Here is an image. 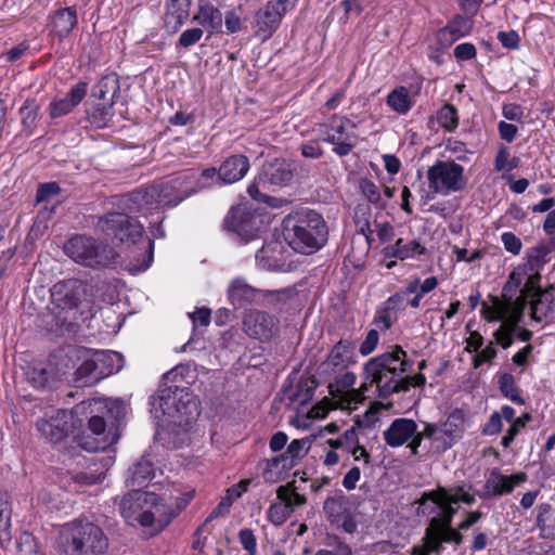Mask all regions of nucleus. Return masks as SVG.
<instances>
[{
  "mask_svg": "<svg viewBox=\"0 0 555 555\" xmlns=\"http://www.w3.org/2000/svg\"><path fill=\"white\" fill-rule=\"evenodd\" d=\"M122 230L125 237L121 238V243L135 244L142 237L143 234V225L129 216L128 222L126 225L122 227Z\"/></svg>",
  "mask_w": 555,
  "mask_h": 555,
  "instance_id": "obj_53",
  "label": "nucleus"
},
{
  "mask_svg": "<svg viewBox=\"0 0 555 555\" xmlns=\"http://www.w3.org/2000/svg\"><path fill=\"white\" fill-rule=\"evenodd\" d=\"M88 83L80 81L73 86L66 98L55 100L49 105V115L51 118H59L70 113L86 96Z\"/></svg>",
  "mask_w": 555,
  "mask_h": 555,
  "instance_id": "obj_23",
  "label": "nucleus"
},
{
  "mask_svg": "<svg viewBox=\"0 0 555 555\" xmlns=\"http://www.w3.org/2000/svg\"><path fill=\"white\" fill-rule=\"evenodd\" d=\"M363 374L364 382L358 389L353 388L357 376L350 371L344 370L339 373H334L332 376H326L331 379L328 382V392L331 395L333 409L352 411L365 400V392L374 384H370V380H366L364 371Z\"/></svg>",
  "mask_w": 555,
  "mask_h": 555,
  "instance_id": "obj_11",
  "label": "nucleus"
},
{
  "mask_svg": "<svg viewBox=\"0 0 555 555\" xmlns=\"http://www.w3.org/2000/svg\"><path fill=\"white\" fill-rule=\"evenodd\" d=\"M155 477V468L151 460L142 456L132 467L129 468L126 478L127 487L137 490L146 487Z\"/></svg>",
  "mask_w": 555,
  "mask_h": 555,
  "instance_id": "obj_28",
  "label": "nucleus"
},
{
  "mask_svg": "<svg viewBox=\"0 0 555 555\" xmlns=\"http://www.w3.org/2000/svg\"><path fill=\"white\" fill-rule=\"evenodd\" d=\"M74 409L56 410L50 416L37 421L36 427L41 436L49 442L56 444L63 441L74 427Z\"/></svg>",
  "mask_w": 555,
  "mask_h": 555,
  "instance_id": "obj_16",
  "label": "nucleus"
},
{
  "mask_svg": "<svg viewBox=\"0 0 555 555\" xmlns=\"http://www.w3.org/2000/svg\"><path fill=\"white\" fill-rule=\"evenodd\" d=\"M243 331L251 338L269 341L280 333V320L263 310L249 309L243 317Z\"/></svg>",
  "mask_w": 555,
  "mask_h": 555,
  "instance_id": "obj_14",
  "label": "nucleus"
},
{
  "mask_svg": "<svg viewBox=\"0 0 555 555\" xmlns=\"http://www.w3.org/2000/svg\"><path fill=\"white\" fill-rule=\"evenodd\" d=\"M446 151L455 155V158L460 162H468L469 155L473 154L463 142L452 139L446 142Z\"/></svg>",
  "mask_w": 555,
  "mask_h": 555,
  "instance_id": "obj_56",
  "label": "nucleus"
},
{
  "mask_svg": "<svg viewBox=\"0 0 555 555\" xmlns=\"http://www.w3.org/2000/svg\"><path fill=\"white\" fill-rule=\"evenodd\" d=\"M66 357L75 369L72 382L76 387L92 386L109 376L115 371V361L119 360L117 352L77 347L69 348Z\"/></svg>",
  "mask_w": 555,
  "mask_h": 555,
  "instance_id": "obj_7",
  "label": "nucleus"
},
{
  "mask_svg": "<svg viewBox=\"0 0 555 555\" xmlns=\"http://www.w3.org/2000/svg\"><path fill=\"white\" fill-rule=\"evenodd\" d=\"M356 129V124L346 117L333 116L325 137H341V140H350L354 135L350 131Z\"/></svg>",
  "mask_w": 555,
  "mask_h": 555,
  "instance_id": "obj_43",
  "label": "nucleus"
},
{
  "mask_svg": "<svg viewBox=\"0 0 555 555\" xmlns=\"http://www.w3.org/2000/svg\"><path fill=\"white\" fill-rule=\"evenodd\" d=\"M291 509L286 503L272 504L268 509V519L276 526L284 524L291 515Z\"/></svg>",
  "mask_w": 555,
  "mask_h": 555,
  "instance_id": "obj_55",
  "label": "nucleus"
},
{
  "mask_svg": "<svg viewBox=\"0 0 555 555\" xmlns=\"http://www.w3.org/2000/svg\"><path fill=\"white\" fill-rule=\"evenodd\" d=\"M294 4L291 0L268 1L263 8L257 11L255 15V33L262 39H268L279 28L283 16Z\"/></svg>",
  "mask_w": 555,
  "mask_h": 555,
  "instance_id": "obj_15",
  "label": "nucleus"
},
{
  "mask_svg": "<svg viewBox=\"0 0 555 555\" xmlns=\"http://www.w3.org/2000/svg\"><path fill=\"white\" fill-rule=\"evenodd\" d=\"M203 34L204 31L202 28L194 27L186 29L180 35L178 46L188 49L197 43L202 39Z\"/></svg>",
  "mask_w": 555,
  "mask_h": 555,
  "instance_id": "obj_57",
  "label": "nucleus"
},
{
  "mask_svg": "<svg viewBox=\"0 0 555 555\" xmlns=\"http://www.w3.org/2000/svg\"><path fill=\"white\" fill-rule=\"evenodd\" d=\"M364 10L361 0H341L338 5H335L330 15L340 14L338 21L345 25L350 16H359Z\"/></svg>",
  "mask_w": 555,
  "mask_h": 555,
  "instance_id": "obj_44",
  "label": "nucleus"
},
{
  "mask_svg": "<svg viewBox=\"0 0 555 555\" xmlns=\"http://www.w3.org/2000/svg\"><path fill=\"white\" fill-rule=\"evenodd\" d=\"M77 281L68 280L60 282L51 289L53 301L61 309H74L78 306L79 297L76 294Z\"/></svg>",
  "mask_w": 555,
  "mask_h": 555,
  "instance_id": "obj_30",
  "label": "nucleus"
},
{
  "mask_svg": "<svg viewBox=\"0 0 555 555\" xmlns=\"http://www.w3.org/2000/svg\"><path fill=\"white\" fill-rule=\"evenodd\" d=\"M64 251L75 262L92 269L108 268L116 263L118 257L113 247L86 235L69 238Z\"/></svg>",
  "mask_w": 555,
  "mask_h": 555,
  "instance_id": "obj_9",
  "label": "nucleus"
},
{
  "mask_svg": "<svg viewBox=\"0 0 555 555\" xmlns=\"http://www.w3.org/2000/svg\"><path fill=\"white\" fill-rule=\"evenodd\" d=\"M503 428V420L498 413V411L493 412L486 425L482 427V434L486 436H494L501 433Z\"/></svg>",
  "mask_w": 555,
  "mask_h": 555,
  "instance_id": "obj_63",
  "label": "nucleus"
},
{
  "mask_svg": "<svg viewBox=\"0 0 555 555\" xmlns=\"http://www.w3.org/2000/svg\"><path fill=\"white\" fill-rule=\"evenodd\" d=\"M77 23V11L74 7L61 8L50 15L52 30L61 39L67 37Z\"/></svg>",
  "mask_w": 555,
  "mask_h": 555,
  "instance_id": "obj_29",
  "label": "nucleus"
},
{
  "mask_svg": "<svg viewBox=\"0 0 555 555\" xmlns=\"http://www.w3.org/2000/svg\"><path fill=\"white\" fill-rule=\"evenodd\" d=\"M309 446L310 442L308 439H294L287 446L284 453L274 456L271 460H267V468L263 472L264 478L267 480H272L273 478L271 474L273 469H276L279 474L292 469L297 462L306 455Z\"/></svg>",
  "mask_w": 555,
  "mask_h": 555,
  "instance_id": "obj_19",
  "label": "nucleus"
},
{
  "mask_svg": "<svg viewBox=\"0 0 555 555\" xmlns=\"http://www.w3.org/2000/svg\"><path fill=\"white\" fill-rule=\"evenodd\" d=\"M76 415H90L88 430L92 440L82 442V447L92 452L105 450L117 442L118 436L112 429H106L107 421L120 422L127 412V405L120 399L92 398L82 401L74 408Z\"/></svg>",
  "mask_w": 555,
  "mask_h": 555,
  "instance_id": "obj_3",
  "label": "nucleus"
},
{
  "mask_svg": "<svg viewBox=\"0 0 555 555\" xmlns=\"http://www.w3.org/2000/svg\"><path fill=\"white\" fill-rule=\"evenodd\" d=\"M323 511L326 515V518L332 524H339L340 520L348 514V500L343 491H338L335 495L328 496L324 501Z\"/></svg>",
  "mask_w": 555,
  "mask_h": 555,
  "instance_id": "obj_37",
  "label": "nucleus"
},
{
  "mask_svg": "<svg viewBox=\"0 0 555 555\" xmlns=\"http://www.w3.org/2000/svg\"><path fill=\"white\" fill-rule=\"evenodd\" d=\"M512 309L505 305V302L498 297H492V305L482 302L481 314L488 322L500 321L504 324L507 317L512 313Z\"/></svg>",
  "mask_w": 555,
  "mask_h": 555,
  "instance_id": "obj_42",
  "label": "nucleus"
},
{
  "mask_svg": "<svg viewBox=\"0 0 555 555\" xmlns=\"http://www.w3.org/2000/svg\"><path fill=\"white\" fill-rule=\"evenodd\" d=\"M224 227L234 233L242 243H248L257 237L254 218L241 209H231L224 219Z\"/></svg>",
  "mask_w": 555,
  "mask_h": 555,
  "instance_id": "obj_21",
  "label": "nucleus"
},
{
  "mask_svg": "<svg viewBox=\"0 0 555 555\" xmlns=\"http://www.w3.org/2000/svg\"><path fill=\"white\" fill-rule=\"evenodd\" d=\"M113 105L104 102L98 104L90 115L92 124L99 128L105 127L113 117Z\"/></svg>",
  "mask_w": 555,
  "mask_h": 555,
  "instance_id": "obj_51",
  "label": "nucleus"
},
{
  "mask_svg": "<svg viewBox=\"0 0 555 555\" xmlns=\"http://www.w3.org/2000/svg\"><path fill=\"white\" fill-rule=\"evenodd\" d=\"M360 190L363 196L373 205L384 207L379 188L370 179H362L360 181Z\"/></svg>",
  "mask_w": 555,
  "mask_h": 555,
  "instance_id": "obj_50",
  "label": "nucleus"
},
{
  "mask_svg": "<svg viewBox=\"0 0 555 555\" xmlns=\"http://www.w3.org/2000/svg\"><path fill=\"white\" fill-rule=\"evenodd\" d=\"M120 514L130 526H141L154 535L164 530L177 513L166 502L152 492L133 490L122 496Z\"/></svg>",
  "mask_w": 555,
  "mask_h": 555,
  "instance_id": "obj_4",
  "label": "nucleus"
},
{
  "mask_svg": "<svg viewBox=\"0 0 555 555\" xmlns=\"http://www.w3.org/2000/svg\"><path fill=\"white\" fill-rule=\"evenodd\" d=\"M193 21L197 22L204 28L209 29L212 33L221 27L222 14L220 10L215 8L211 3L205 2L199 5L197 13L193 17Z\"/></svg>",
  "mask_w": 555,
  "mask_h": 555,
  "instance_id": "obj_39",
  "label": "nucleus"
},
{
  "mask_svg": "<svg viewBox=\"0 0 555 555\" xmlns=\"http://www.w3.org/2000/svg\"><path fill=\"white\" fill-rule=\"evenodd\" d=\"M427 181L428 198L437 194L448 196L462 191L467 184L464 167L455 160H437L427 170Z\"/></svg>",
  "mask_w": 555,
  "mask_h": 555,
  "instance_id": "obj_12",
  "label": "nucleus"
},
{
  "mask_svg": "<svg viewBox=\"0 0 555 555\" xmlns=\"http://www.w3.org/2000/svg\"><path fill=\"white\" fill-rule=\"evenodd\" d=\"M388 106L400 115H405L413 107V100L405 87L395 88L387 96Z\"/></svg>",
  "mask_w": 555,
  "mask_h": 555,
  "instance_id": "obj_41",
  "label": "nucleus"
},
{
  "mask_svg": "<svg viewBox=\"0 0 555 555\" xmlns=\"http://www.w3.org/2000/svg\"><path fill=\"white\" fill-rule=\"evenodd\" d=\"M398 315L395 312L388 311L385 307L379 308L376 311L374 323L382 330L387 331L397 321Z\"/></svg>",
  "mask_w": 555,
  "mask_h": 555,
  "instance_id": "obj_58",
  "label": "nucleus"
},
{
  "mask_svg": "<svg viewBox=\"0 0 555 555\" xmlns=\"http://www.w3.org/2000/svg\"><path fill=\"white\" fill-rule=\"evenodd\" d=\"M384 253L387 257L405 260L424 255L426 248L417 240L405 242L403 238H398L395 244L387 246Z\"/></svg>",
  "mask_w": 555,
  "mask_h": 555,
  "instance_id": "obj_31",
  "label": "nucleus"
},
{
  "mask_svg": "<svg viewBox=\"0 0 555 555\" xmlns=\"http://www.w3.org/2000/svg\"><path fill=\"white\" fill-rule=\"evenodd\" d=\"M124 205L130 210H152L163 207L156 184L145 190H138L130 193L124 199Z\"/></svg>",
  "mask_w": 555,
  "mask_h": 555,
  "instance_id": "obj_24",
  "label": "nucleus"
},
{
  "mask_svg": "<svg viewBox=\"0 0 555 555\" xmlns=\"http://www.w3.org/2000/svg\"><path fill=\"white\" fill-rule=\"evenodd\" d=\"M525 309L518 307L512 311L507 320H505L504 324H501L496 331L493 333V338L495 344L501 346L503 349L509 348L514 344V338L516 337L520 341L528 343L531 340L533 333L520 326V322L524 318Z\"/></svg>",
  "mask_w": 555,
  "mask_h": 555,
  "instance_id": "obj_17",
  "label": "nucleus"
},
{
  "mask_svg": "<svg viewBox=\"0 0 555 555\" xmlns=\"http://www.w3.org/2000/svg\"><path fill=\"white\" fill-rule=\"evenodd\" d=\"M553 291L554 286L551 285L550 287L545 288L543 293H540V295L531 300L530 307L532 320L541 322L553 311Z\"/></svg>",
  "mask_w": 555,
  "mask_h": 555,
  "instance_id": "obj_38",
  "label": "nucleus"
},
{
  "mask_svg": "<svg viewBox=\"0 0 555 555\" xmlns=\"http://www.w3.org/2000/svg\"><path fill=\"white\" fill-rule=\"evenodd\" d=\"M262 289L248 285L244 280H234L228 289V297L234 308H242L261 299Z\"/></svg>",
  "mask_w": 555,
  "mask_h": 555,
  "instance_id": "obj_26",
  "label": "nucleus"
},
{
  "mask_svg": "<svg viewBox=\"0 0 555 555\" xmlns=\"http://www.w3.org/2000/svg\"><path fill=\"white\" fill-rule=\"evenodd\" d=\"M289 486H281L278 489V498L286 503L289 509L292 511L295 506H301L306 503V498L302 494L294 490L288 489Z\"/></svg>",
  "mask_w": 555,
  "mask_h": 555,
  "instance_id": "obj_52",
  "label": "nucleus"
},
{
  "mask_svg": "<svg viewBox=\"0 0 555 555\" xmlns=\"http://www.w3.org/2000/svg\"><path fill=\"white\" fill-rule=\"evenodd\" d=\"M151 403L179 425L186 426L199 415V403L196 398L188 388L177 385L160 387L156 396L152 397Z\"/></svg>",
  "mask_w": 555,
  "mask_h": 555,
  "instance_id": "obj_8",
  "label": "nucleus"
},
{
  "mask_svg": "<svg viewBox=\"0 0 555 555\" xmlns=\"http://www.w3.org/2000/svg\"><path fill=\"white\" fill-rule=\"evenodd\" d=\"M502 244L506 251L518 255L522 248V243L513 232H504L501 235Z\"/></svg>",
  "mask_w": 555,
  "mask_h": 555,
  "instance_id": "obj_60",
  "label": "nucleus"
},
{
  "mask_svg": "<svg viewBox=\"0 0 555 555\" xmlns=\"http://www.w3.org/2000/svg\"><path fill=\"white\" fill-rule=\"evenodd\" d=\"M410 369L406 352L395 346L377 357L371 358L364 364L366 380L375 384L378 396L387 399L392 393L409 391L411 386L423 387L426 377L422 373L414 376H401Z\"/></svg>",
  "mask_w": 555,
  "mask_h": 555,
  "instance_id": "obj_1",
  "label": "nucleus"
},
{
  "mask_svg": "<svg viewBox=\"0 0 555 555\" xmlns=\"http://www.w3.org/2000/svg\"><path fill=\"white\" fill-rule=\"evenodd\" d=\"M283 237L295 251L310 255L326 244L328 228L321 214L304 208L284 218Z\"/></svg>",
  "mask_w": 555,
  "mask_h": 555,
  "instance_id": "obj_5",
  "label": "nucleus"
},
{
  "mask_svg": "<svg viewBox=\"0 0 555 555\" xmlns=\"http://www.w3.org/2000/svg\"><path fill=\"white\" fill-rule=\"evenodd\" d=\"M118 92L119 82L117 76L115 75L104 76L92 89V95L94 98L108 104H114Z\"/></svg>",
  "mask_w": 555,
  "mask_h": 555,
  "instance_id": "obj_40",
  "label": "nucleus"
},
{
  "mask_svg": "<svg viewBox=\"0 0 555 555\" xmlns=\"http://www.w3.org/2000/svg\"><path fill=\"white\" fill-rule=\"evenodd\" d=\"M379 341V334L376 330H370L366 334L365 339L361 343L359 351L362 356H369L372 353Z\"/></svg>",
  "mask_w": 555,
  "mask_h": 555,
  "instance_id": "obj_62",
  "label": "nucleus"
},
{
  "mask_svg": "<svg viewBox=\"0 0 555 555\" xmlns=\"http://www.w3.org/2000/svg\"><path fill=\"white\" fill-rule=\"evenodd\" d=\"M38 112L39 105L36 103L35 100L31 99H27L20 109V113L22 115V125L24 129L29 131V133H33V130L36 127Z\"/></svg>",
  "mask_w": 555,
  "mask_h": 555,
  "instance_id": "obj_48",
  "label": "nucleus"
},
{
  "mask_svg": "<svg viewBox=\"0 0 555 555\" xmlns=\"http://www.w3.org/2000/svg\"><path fill=\"white\" fill-rule=\"evenodd\" d=\"M423 498L435 503L439 507L440 513L430 519L422 538V544L414 545L411 548V555L439 554L443 550V543L460 545L463 541V535L452 527L453 517L457 512V508L453 506V504L457 503L451 501L453 499L452 489L438 486L435 490L425 492Z\"/></svg>",
  "mask_w": 555,
  "mask_h": 555,
  "instance_id": "obj_2",
  "label": "nucleus"
},
{
  "mask_svg": "<svg viewBox=\"0 0 555 555\" xmlns=\"http://www.w3.org/2000/svg\"><path fill=\"white\" fill-rule=\"evenodd\" d=\"M470 29L472 22L464 16L456 15L446 27L441 28V36L444 37L446 34H452L455 38L460 39L466 36Z\"/></svg>",
  "mask_w": 555,
  "mask_h": 555,
  "instance_id": "obj_47",
  "label": "nucleus"
},
{
  "mask_svg": "<svg viewBox=\"0 0 555 555\" xmlns=\"http://www.w3.org/2000/svg\"><path fill=\"white\" fill-rule=\"evenodd\" d=\"M108 537L96 524L74 519L60 526L55 540L59 555H105Z\"/></svg>",
  "mask_w": 555,
  "mask_h": 555,
  "instance_id": "obj_6",
  "label": "nucleus"
},
{
  "mask_svg": "<svg viewBox=\"0 0 555 555\" xmlns=\"http://www.w3.org/2000/svg\"><path fill=\"white\" fill-rule=\"evenodd\" d=\"M26 375L27 380L37 389L44 388L49 384L51 377V373L41 363L29 367Z\"/></svg>",
  "mask_w": 555,
  "mask_h": 555,
  "instance_id": "obj_49",
  "label": "nucleus"
},
{
  "mask_svg": "<svg viewBox=\"0 0 555 555\" xmlns=\"http://www.w3.org/2000/svg\"><path fill=\"white\" fill-rule=\"evenodd\" d=\"M522 283L521 273L513 271L508 275V280L502 288L501 299L509 307L514 309L521 307L525 309L524 296H519L520 285Z\"/></svg>",
  "mask_w": 555,
  "mask_h": 555,
  "instance_id": "obj_32",
  "label": "nucleus"
},
{
  "mask_svg": "<svg viewBox=\"0 0 555 555\" xmlns=\"http://www.w3.org/2000/svg\"><path fill=\"white\" fill-rule=\"evenodd\" d=\"M465 413L461 409L453 410L440 424H425L424 435L430 439L438 452H446L460 440L465 431Z\"/></svg>",
  "mask_w": 555,
  "mask_h": 555,
  "instance_id": "obj_13",
  "label": "nucleus"
},
{
  "mask_svg": "<svg viewBox=\"0 0 555 555\" xmlns=\"http://www.w3.org/2000/svg\"><path fill=\"white\" fill-rule=\"evenodd\" d=\"M353 345L349 340L340 339L335 344L326 359L320 364V373L332 376L334 373L347 370L353 363Z\"/></svg>",
  "mask_w": 555,
  "mask_h": 555,
  "instance_id": "obj_20",
  "label": "nucleus"
},
{
  "mask_svg": "<svg viewBox=\"0 0 555 555\" xmlns=\"http://www.w3.org/2000/svg\"><path fill=\"white\" fill-rule=\"evenodd\" d=\"M194 175L191 172H182L179 176L156 184L162 202V206H177L183 199L196 193L199 188L189 186L188 183Z\"/></svg>",
  "mask_w": 555,
  "mask_h": 555,
  "instance_id": "obj_18",
  "label": "nucleus"
},
{
  "mask_svg": "<svg viewBox=\"0 0 555 555\" xmlns=\"http://www.w3.org/2000/svg\"><path fill=\"white\" fill-rule=\"evenodd\" d=\"M128 222V215L122 212H109L100 218L98 222L99 229L108 237L118 241L125 237L122 227Z\"/></svg>",
  "mask_w": 555,
  "mask_h": 555,
  "instance_id": "obj_35",
  "label": "nucleus"
},
{
  "mask_svg": "<svg viewBox=\"0 0 555 555\" xmlns=\"http://www.w3.org/2000/svg\"><path fill=\"white\" fill-rule=\"evenodd\" d=\"M417 424L411 418H396L383 433L386 444L398 448L408 442L416 433Z\"/></svg>",
  "mask_w": 555,
  "mask_h": 555,
  "instance_id": "obj_22",
  "label": "nucleus"
},
{
  "mask_svg": "<svg viewBox=\"0 0 555 555\" xmlns=\"http://www.w3.org/2000/svg\"><path fill=\"white\" fill-rule=\"evenodd\" d=\"M515 482L508 476L501 475L498 470H492L487 479L483 491L479 496L485 499L489 496H500L504 493H511L514 490Z\"/></svg>",
  "mask_w": 555,
  "mask_h": 555,
  "instance_id": "obj_34",
  "label": "nucleus"
},
{
  "mask_svg": "<svg viewBox=\"0 0 555 555\" xmlns=\"http://www.w3.org/2000/svg\"><path fill=\"white\" fill-rule=\"evenodd\" d=\"M294 179V169L286 159L274 158L267 160L255 180L248 185L247 193L258 202H267L269 196L264 191L274 192L278 189L287 186Z\"/></svg>",
  "mask_w": 555,
  "mask_h": 555,
  "instance_id": "obj_10",
  "label": "nucleus"
},
{
  "mask_svg": "<svg viewBox=\"0 0 555 555\" xmlns=\"http://www.w3.org/2000/svg\"><path fill=\"white\" fill-rule=\"evenodd\" d=\"M324 141L334 144L333 151L339 155V156H346L348 155L353 146L354 143L350 140H341V137H324Z\"/></svg>",
  "mask_w": 555,
  "mask_h": 555,
  "instance_id": "obj_59",
  "label": "nucleus"
},
{
  "mask_svg": "<svg viewBox=\"0 0 555 555\" xmlns=\"http://www.w3.org/2000/svg\"><path fill=\"white\" fill-rule=\"evenodd\" d=\"M499 388L503 396L509 399L512 402L519 405L525 404V400L519 395L518 387L512 374L504 373L499 377Z\"/></svg>",
  "mask_w": 555,
  "mask_h": 555,
  "instance_id": "obj_45",
  "label": "nucleus"
},
{
  "mask_svg": "<svg viewBox=\"0 0 555 555\" xmlns=\"http://www.w3.org/2000/svg\"><path fill=\"white\" fill-rule=\"evenodd\" d=\"M496 354L498 351L491 341L486 348L477 352V354L473 358L474 367L477 369L486 362H491L496 357Z\"/></svg>",
  "mask_w": 555,
  "mask_h": 555,
  "instance_id": "obj_64",
  "label": "nucleus"
},
{
  "mask_svg": "<svg viewBox=\"0 0 555 555\" xmlns=\"http://www.w3.org/2000/svg\"><path fill=\"white\" fill-rule=\"evenodd\" d=\"M262 304L283 312L289 310L298 299V291L295 286L280 289H262Z\"/></svg>",
  "mask_w": 555,
  "mask_h": 555,
  "instance_id": "obj_27",
  "label": "nucleus"
},
{
  "mask_svg": "<svg viewBox=\"0 0 555 555\" xmlns=\"http://www.w3.org/2000/svg\"><path fill=\"white\" fill-rule=\"evenodd\" d=\"M327 443L333 449H339L346 453H357L360 450V456H365V463L370 462V454L364 447L358 443L357 433L353 428L347 429L345 434L337 439H330Z\"/></svg>",
  "mask_w": 555,
  "mask_h": 555,
  "instance_id": "obj_36",
  "label": "nucleus"
},
{
  "mask_svg": "<svg viewBox=\"0 0 555 555\" xmlns=\"http://www.w3.org/2000/svg\"><path fill=\"white\" fill-rule=\"evenodd\" d=\"M249 170V160L237 154L228 157L218 169V179L223 183H234L245 177Z\"/></svg>",
  "mask_w": 555,
  "mask_h": 555,
  "instance_id": "obj_25",
  "label": "nucleus"
},
{
  "mask_svg": "<svg viewBox=\"0 0 555 555\" xmlns=\"http://www.w3.org/2000/svg\"><path fill=\"white\" fill-rule=\"evenodd\" d=\"M238 539H240L242 546L249 555L256 554L257 542H256V538H255L253 530L247 529V528L240 530Z\"/></svg>",
  "mask_w": 555,
  "mask_h": 555,
  "instance_id": "obj_61",
  "label": "nucleus"
},
{
  "mask_svg": "<svg viewBox=\"0 0 555 555\" xmlns=\"http://www.w3.org/2000/svg\"><path fill=\"white\" fill-rule=\"evenodd\" d=\"M438 124L447 131L452 132L459 126V113L452 104H444L437 113Z\"/></svg>",
  "mask_w": 555,
  "mask_h": 555,
  "instance_id": "obj_46",
  "label": "nucleus"
},
{
  "mask_svg": "<svg viewBox=\"0 0 555 555\" xmlns=\"http://www.w3.org/2000/svg\"><path fill=\"white\" fill-rule=\"evenodd\" d=\"M191 0H167L166 26L177 31L188 20Z\"/></svg>",
  "mask_w": 555,
  "mask_h": 555,
  "instance_id": "obj_33",
  "label": "nucleus"
},
{
  "mask_svg": "<svg viewBox=\"0 0 555 555\" xmlns=\"http://www.w3.org/2000/svg\"><path fill=\"white\" fill-rule=\"evenodd\" d=\"M540 274H534L528 278L522 288L519 291V296H524L525 307L527 306L528 298H535L540 293H543L539 285Z\"/></svg>",
  "mask_w": 555,
  "mask_h": 555,
  "instance_id": "obj_54",
  "label": "nucleus"
}]
</instances>
